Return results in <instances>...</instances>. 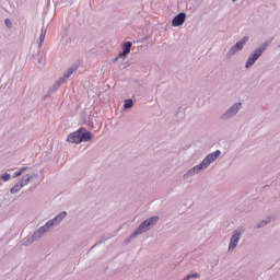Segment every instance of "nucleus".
<instances>
[{
	"label": "nucleus",
	"instance_id": "obj_11",
	"mask_svg": "<svg viewBox=\"0 0 280 280\" xmlns=\"http://www.w3.org/2000/svg\"><path fill=\"white\" fill-rule=\"evenodd\" d=\"M32 178H34V175H24L22 179L11 188V194H19L22 187H25V185H30V180H32Z\"/></svg>",
	"mask_w": 280,
	"mask_h": 280
},
{
	"label": "nucleus",
	"instance_id": "obj_17",
	"mask_svg": "<svg viewBox=\"0 0 280 280\" xmlns=\"http://www.w3.org/2000/svg\"><path fill=\"white\" fill-rule=\"evenodd\" d=\"M10 177H11L10 173H4V174H2V176H1L2 180H4V183H7V180H9Z\"/></svg>",
	"mask_w": 280,
	"mask_h": 280
},
{
	"label": "nucleus",
	"instance_id": "obj_3",
	"mask_svg": "<svg viewBox=\"0 0 280 280\" xmlns=\"http://www.w3.org/2000/svg\"><path fill=\"white\" fill-rule=\"evenodd\" d=\"M65 218H67V211L58 213L55 218L50 219L45 225L40 226L38 230L34 232L33 240H40L43 235L49 233V231L55 229V226H58V224H62Z\"/></svg>",
	"mask_w": 280,
	"mask_h": 280
},
{
	"label": "nucleus",
	"instance_id": "obj_6",
	"mask_svg": "<svg viewBox=\"0 0 280 280\" xmlns=\"http://www.w3.org/2000/svg\"><path fill=\"white\" fill-rule=\"evenodd\" d=\"M268 49V44H262L258 48L254 49L250 55L248 56L245 62V69H250L255 66V62L259 59L260 56H264V52Z\"/></svg>",
	"mask_w": 280,
	"mask_h": 280
},
{
	"label": "nucleus",
	"instance_id": "obj_21",
	"mask_svg": "<svg viewBox=\"0 0 280 280\" xmlns=\"http://www.w3.org/2000/svg\"><path fill=\"white\" fill-rule=\"evenodd\" d=\"M183 280H191V278L189 277V275H187Z\"/></svg>",
	"mask_w": 280,
	"mask_h": 280
},
{
	"label": "nucleus",
	"instance_id": "obj_10",
	"mask_svg": "<svg viewBox=\"0 0 280 280\" xmlns=\"http://www.w3.org/2000/svg\"><path fill=\"white\" fill-rule=\"evenodd\" d=\"M240 240H242V230L237 229L233 232L230 244H229V253H233L234 249L237 248V244H240Z\"/></svg>",
	"mask_w": 280,
	"mask_h": 280
},
{
	"label": "nucleus",
	"instance_id": "obj_5",
	"mask_svg": "<svg viewBox=\"0 0 280 280\" xmlns=\"http://www.w3.org/2000/svg\"><path fill=\"white\" fill-rule=\"evenodd\" d=\"M91 139H93V133L84 129H79L67 137L68 143H75V144L91 141Z\"/></svg>",
	"mask_w": 280,
	"mask_h": 280
},
{
	"label": "nucleus",
	"instance_id": "obj_14",
	"mask_svg": "<svg viewBox=\"0 0 280 280\" xmlns=\"http://www.w3.org/2000/svg\"><path fill=\"white\" fill-rule=\"evenodd\" d=\"M45 36H47V28L42 30L39 38L37 39L38 47H43V43H45Z\"/></svg>",
	"mask_w": 280,
	"mask_h": 280
},
{
	"label": "nucleus",
	"instance_id": "obj_22",
	"mask_svg": "<svg viewBox=\"0 0 280 280\" xmlns=\"http://www.w3.org/2000/svg\"><path fill=\"white\" fill-rule=\"evenodd\" d=\"M233 1V3H235L237 0H232Z\"/></svg>",
	"mask_w": 280,
	"mask_h": 280
},
{
	"label": "nucleus",
	"instance_id": "obj_4",
	"mask_svg": "<svg viewBox=\"0 0 280 280\" xmlns=\"http://www.w3.org/2000/svg\"><path fill=\"white\" fill-rule=\"evenodd\" d=\"M156 222H159V217H151L141 222L140 225L129 236V242L136 237H139V235H143V233H148V231H150V229H152Z\"/></svg>",
	"mask_w": 280,
	"mask_h": 280
},
{
	"label": "nucleus",
	"instance_id": "obj_18",
	"mask_svg": "<svg viewBox=\"0 0 280 280\" xmlns=\"http://www.w3.org/2000/svg\"><path fill=\"white\" fill-rule=\"evenodd\" d=\"M4 24L9 27V30H12V21L10 19H5Z\"/></svg>",
	"mask_w": 280,
	"mask_h": 280
},
{
	"label": "nucleus",
	"instance_id": "obj_8",
	"mask_svg": "<svg viewBox=\"0 0 280 280\" xmlns=\"http://www.w3.org/2000/svg\"><path fill=\"white\" fill-rule=\"evenodd\" d=\"M250 40L248 36L242 37L240 40H237L226 52L228 58H233V56H236V54H240L244 47H246V44Z\"/></svg>",
	"mask_w": 280,
	"mask_h": 280
},
{
	"label": "nucleus",
	"instance_id": "obj_15",
	"mask_svg": "<svg viewBox=\"0 0 280 280\" xmlns=\"http://www.w3.org/2000/svg\"><path fill=\"white\" fill-rule=\"evenodd\" d=\"M132 106H135V103L132 102V100L130 98L125 100L124 108L126 110L130 109Z\"/></svg>",
	"mask_w": 280,
	"mask_h": 280
},
{
	"label": "nucleus",
	"instance_id": "obj_9",
	"mask_svg": "<svg viewBox=\"0 0 280 280\" xmlns=\"http://www.w3.org/2000/svg\"><path fill=\"white\" fill-rule=\"evenodd\" d=\"M242 108V102H236L232 106H230L222 115L221 119L222 121H226L229 119H233L240 113V109Z\"/></svg>",
	"mask_w": 280,
	"mask_h": 280
},
{
	"label": "nucleus",
	"instance_id": "obj_13",
	"mask_svg": "<svg viewBox=\"0 0 280 280\" xmlns=\"http://www.w3.org/2000/svg\"><path fill=\"white\" fill-rule=\"evenodd\" d=\"M131 47H132V43L126 42L124 45L122 52H120L119 56L115 58V60H119V58H126V56H128V54H130Z\"/></svg>",
	"mask_w": 280,
	"mask_h": 280
},
{
	"label": "nucleus",
	"instance_id": "obj_20",
	"mask_svg": "<svg viewBox=\"0 0 280 280\" xmlns=\"http://www.w3.org/2000/svg\"><path fill=\"white\" fill-rule=\"evenodd\" d=\"M188 277H190V279H200V276L198 273H190L188 275Z\"/></svg>",
	"mask_w": 280,
	"mask_h": 280
},
{
	"label": "nucleus",
	"instance_id": "obj_19",
	"mask_svg": "<svg viewBox=\"0 0 280 280\" xmlns=\"http://www.w3.org/2000/svg\"><path fill=\"white\" fill-rule=\"evenodd\" d=\"M266 224H268V221H260V222L257 224V229H261V228L266 226Z\"/></svg>",
	"mask_w": 280,
	"mask_h": 280
},
{
	"label": "nucleus",
	"instance_id": "obj_7",
	"mask_svg": "<svg viewBox=\"0 0 280 280\" xmlns=\"http://www.w3.org/2000/svg\"><path fill=\"white\" fill-rule=\"evenodd\" d=\"M79 67L80 66L78 63H73L70 68H68L65 71L63 77H61L57 81V83L49 89V93H56V91H58V88L62 86V84H65V82H67V80H69L71 74L75 73V71H78Z\"/></svg>",
	"mask_w": 280,
	"mask_h": 280
},
{
	"label": "nucleus",
	"instance_id": "obj_12",
	"mask_svg": "<svg viewBox=\"0 0 280 280\" xmlns=\"http://www.w3.org/2000/svg\"><path fill=\"white\" fill-rule=\"evenodd\" d=\"M187 19V14L185 12L178 13L173 20L172 25L173 27H180V25L185 24V21Z\"/></svg>",
	"mask_w": 280,
	"mask_h": 280
},
{
	"label": "nucleus",
	"instance_id": "obj_16",
	"mask_svg": "<svg viewBox=\"0 0 280 280\" xmlns=\"http://www.w3.org/2000/svg\"><path fill=\"white\" fill-rule=\"evenodd\" d=\"M24 172H27V166L20 168L18 172L13 174V178H19Z\"/></svg>",
	"mask_w": 280,
	"mask_h": 280
},
{
	"label": "nucleus",
	"instance_id": "obj_1",
	"mask_svg": "<svg viewBox=\"0 0 280 280\" xmlns=\"http://www.w3.org/2000/svg\"><path fill=\"white\" fill-rule=\"evenodd\" d=\"M222 155V151L217 150L212 153H209L201 163H199L198 165L192 166L190 170H188L185 174H184V178L185 180H187V178H191L194 176H198V174L205 172L206 170H209V165H211V163H215V161H218V159H220V156Z\"/></svg>",
	"mask_w": 280,
	"mask_h": 280
},
{
	"label": "nucleus",
	"instance_id": "obj_2",
	"mask_svg": "<svg viewBox=\"0 0 280 280\" xmlns=\"http://www.w3.org/2000/svg\"><path fill=\"white\" fill-rule=\"evenodd\" d=\"M65 218H67V211L58 213L55 218L50 219L45 225L40 226L38 230L34 232L33 240H40L43 235L49 233V231L55 229V226H58V224H62Z\"/></svg>",
	"mask_w": 280,
	"mask_h": 280
}]
</instances>
